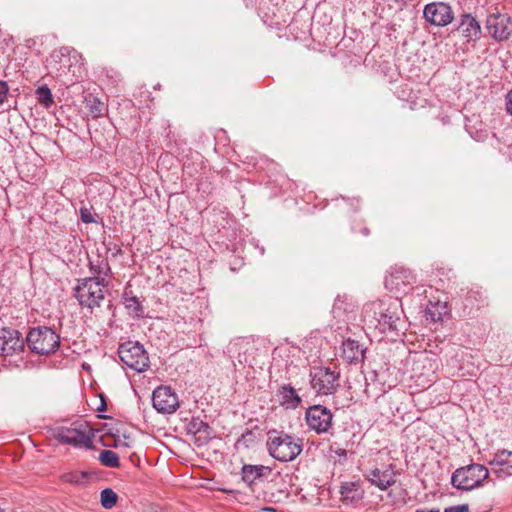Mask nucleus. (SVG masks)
Returning a JSON list of instances; mask_svg holds the SVG:
<instances>
[{
    "label": "nucleus",
    "mask_w": 512,
    "mask_h": 512,
    "mask_svg": "<svg viewBox=\"0 0 512 512\" xmlns=\"http://www.w3.org/2000/svg\"><path fill=\"white\" fill-rule=\"evenodd\" d=\"M35 94L38 102L47 108L54 102L51 90L46 85L38 87Z\"/></svg>",
    "instance_id": "obj_28"
},
{
    "label": "nucleus",
    "mask_w": 512,
    "mask_h": 512,
    "mask_svg": "<svg viewBox=\"0 0 512 512\" xmlns=\"http://www.w3.org/2000/svg\"><path fill=\"white\" fill-rule=\"evenodd\" d=\"M271 472L268 466L244 464L241 468V478L247 486L253 487L263 482Z\"/></svg>",
    "instance_id": "obj_15"
},
{
    "label": "nucleus",
    "mask_w": 512,
    "mask_h": 512,
    "mask_svg": "<svg viewBox=\"0 0 512 512\" xmlns=\"http://www.w3.org/2000/svg\"><path fill=\"white\" fill-rule=\"evenodd\" d=\"M311 387L319 395H331L339 387L340 374L328 367H316L311 373Z\"/></svg>",
    "instance_id": "obj_7"
},
{
    "label": "nucleus",
    "mask_w": 512,
    "mask_h": 512,
    "mask_svg": "<svg viewBox=\"0 0 512 512\" xmlns=\"http://www.w3.org/2000/svg\"><path fill=\"white\" fill-rule=\"evenodd\" d=\"M342 356L349 363L358 362L363 359L364 350L358 341L348 339L342 344Z\"/></svg>",
    "instance_id": "obj_20"
},
{
    "label": "nucleus",
    "mask_w": 512,
    "mask_h": 512,
    "mask_svg": "<svg viewBox=\"0 0 512 512\" xmlns=\"http://www.w3.org/2000/svg\"><path fill=\"white\" fill-rule=\"evenodd\" d=\"M447 313V305L443 302H429L426 307L425 317L431 322L442 321L443 316Z\"/></svg>",
    "instance_id": "obj_23"
},
{
    "label": "nucleus",
    "mask_w": 512,
    "mask_h": 512,
    "mask_svg": "<svg viewBox=\"0 0 512 512\" xmlns=\"http://www.w3.org/2000/svg\"><path fill=\"white\" fill-rule=\"evenodd\" d=\"M489 477L488 469L482 465L473 463L456 469L451 476V484L462 491H471L483 485Z\"/></svg>",
    "instance_id": "obj_4"
},
{
    "label": "nucleus",
    "mask_w": 512,
    "mask_h": 512,
    "mask_svg": "<svg viewBox=\"0 0 512 512\" xmlns=\"http://www.w3.org/2000/svg\"><path fill=\"white\" fill-rule=\"evenodd\" d=\"M332 419V412L322 405H313L305 413L307 426L317 434L328 432L332 426Z\"/></svg>",
    "instance_id": "obj_10"
},
{
    "label": "nucleus",
    "mask_w": 512,
    "mask_h": 512,
    "mask_svg": "<svg viewBox=\"0 0 512 512\" xmlns=\"http://www.w3.org/2000/svg\"><path fill=\"white\" fill-rule=\"evenodd\" d=\"M117 499L118 496L112 489L105 488L101 491L100 502L105 509L113 508L117 503Z\"/></svg>",
    "instance_id": "obj_29"
},
{
    "label": "nucleus",
    "mask_w": 512,
    "mask_h": 512,
    "mask_svg": "<svg viewBox=\"0 0 512 512\" xmlns=\"http://www.w3.org/2000/svg\"><path fill=\"white\" fill-rule=\"evenodd\" d=\"M340 493L345 503L354 504L362 498L363 490L357 482H345L341 485Z\"/></svg>",
    "instance_id": "obj_21"
},
{
    "label": "nucleus",
    "mask_w": 512,
    "mask_h": 512,
    "mask_svg": "<svg viewBox=\"0 0 512 512\" xmlns=\"http://www.w3.org/2000/svg\"><path fill=\"white\" fill-rule=\"evenodd\" d=\"M342 304H343V301L340 299V297H337L335 300L334 307H333V312L335 313V316H340L339 311L341 310Z\"/></svg>",
    "instance_id": "obj_37"
},
{
    "label": "nucleus",
    "mask_w": 512,
    "mask_h": 512,
    "mask_svg": "<svg viewBox=\"0 0 512 512\" xmlns=\"http://www.w3.org/2000/svg\"><path fill=\"white\" fill-rule=\"evenodd\" d=\"M24 341L21 334L10 328L0 329V354L3 356L13 355L22 351Z\"/></svg>",
    "instance_id": "obj_13"
},
{
    "label": "nucleus",
    "mask_w": 512,
    "mask_h": 512,
    "mask_svg": "<svg viewBox=\"0 0 512 512\" xmlns=\"http://www.w3.org/2000/svg\"><path fill=\"white\" fill-rule=\"evenodd\" d=\"M266 446L269 455L280 462L293 461L302 451L299 438L276 430L268 432Z\"/></svg>",
    "instance_id": "obj_1"
},
{
    "label": "nucleus",
    "mask_w": 512,
    "mask_h": 512,
    "mask_svg": "<svg viewBox=\"0 0 512 512\" xmlns=\"http://www.w3.org/2000/svg\"><path fill=\"white\" fill-rule=\"evenodd\" d=\"M118 355L124 365L137 372L145 371L149 366L148 354L138 342L122 343L118 348Z\"/></svg>",
    "instance_id": "obj_6"
},
{
    "label": "nucleus",
    "mask_w": 512,
    "mask_h": 512,
    "mask_svg": "<svg viewBox=\"0 0 512 512\" xmlns=\"http://www.w3.org/2000/svg\"><path fill=\"white\" fill-rule=\"evenodd\" d=\"M416 512H440L438 508H432V509H417Z\"/></svg>",
    "instance_id": "obj_38"
},
{
    "label": "nucleus",
    "mask_w": 512,
    "mask_h": 512,
    "mask_svg": "<svg viewBox=\"0 0 512 512\" xmlns=\"http://www.w3.org/2000/svg\"><path fill=\"white\" fill-rule=\"evenodd\" d=\"M85 103L89 114L94 118L101 117L106 112V105L95 96L86 97Z\"/></svg>",
    "instance_id": "obj_26"
},
{
    "label": "nucleus",
    "mask_w": 512,
    "mask_h": 512,
    "mask_svg": "<svg viewBox=\"0 0 512 512\" xmlns=\"http://www.w3.org/2000/svg\"><path fill=\"white\" fill-rule=\"evenodd\" d=\"M280 406L288 410H294L301 404V397L290 384L281 385L276 392Z\"/></svg>",
    "instance_id": "obj_17"
},
{
    "label": "nucleus",
    "mask_w": 512,
    "mask_h": 512,
    "mask_svg": "<svg viewBox=\"0 0 512 512\" xmlns=\"http://www.w3.org/2000/svg\"><path fill=\"white\" fill-rule=\"evenodd\" d=\"M99 460L102 465L108 468H118L120 466L119 457L112 450H102L99 454Z\"/></svg>",
    "instance_id": "obj_27"
},
{
    "label": "nucleus",
    "mask_w": 512,
    "mask_h": 512,
    "mask_svg": "<svg viewBox=\"0 0 512 512\" xmlns=\"http://www.w3.org/2000/svg\"><path fill=\"white\" fill-rule=\"evenodd\" d=\"M506 110L512 115V90L506 96Z\"/></svg>",
    "instance_id": "obj_36"
},
{
    "label": "nucleus",
    "mask_w": 512,
    "mask_h": 512,
    "mask_svg": "<svg viewBox=\"0 0 512 512\" xmlns=\"http://www.w3.org/2000/svg\"><path fill=\"white\" fill-rule=\"evenodd\" d=\"M457 29L467 42L475 41L479 39L481 35V27L479 22L469 14H464L461 16Z\"/></svg>",
    "instance_id": "obj_18"
},
{
    "label": "nucleus",
    "mask_w": 512,
    "mask_h": 512,
    "mask_svg": "<svg viewBox=\"0 0 512 512\" xmlns=\"http://www.w3.org/2000/svg\"><path fill=\"white\" fill-rule=\"evenodd\" d=\"M8 93V85L6 82L0 80V104H2Z\"/></svg>",
    "instance_id": "obj_35"
},
{
    "label": "nucleus",
    "mask_w": 512,
    "mask_h": 512,
    "mask_svg": "<svg viewBox=\"0 0 512 512\" xmlns=\"http://www.w3.org/2000/svg\"><path fill=\"white\" fill-rule=\"evenodd\" d=\"M125 307L131 311L135 316L140 317L143 315V308L137 297L125 298Z\"/></svg>",
    "instance_id": "obj_31"
},
{
    "label": "nucleus",
    "mask_w": 512,
    "mask_h": 512,
    "mask_svg": "<svg viewBox=\"0 0 512 512\" xmlns=\"http://www.w3.org/2000/svg\"><path fill=\"white\" fill-rule=\"evenodd\" d=\"M369 480L381 490H386L396 482L395 473L391 468L385 470L376 468L372 470L369 474Z\"/></svg>",
    "instance_id": "obj_19"
},
{
    "label": "nucleus",
    "mask_w": 512,
    "mask_h": 512,
    "mask_svg": "<svg viewBox=\"0 0 512 512\" xmlns=\"http://www.w3.org/2000/svg\"><path fill=\"white\" fill-rule=\"evenodd\" d=\"M485 28L494 40H508L512 35V18L500 12L491 13L487 16Z\"/></svg>",
    "instance_id": "obj_9"
},
{
    "label": "nucleus",
    "mask_w": 512,
    "mask_h": 512,
    "mask_svg": "<svg viewBox=\"0 0 512 512\" xmlns=\"http://www.w3.org/2000/svg\"><path fill=\"white\" fill-rule=\"evenodd\" d=\"M0 512H2V510L0 509Z\"/></svg>",
    "instance_id": "obj_39"
},
{
    "label": "nucleus",
    "mask_w": 512,
    "mask_h": 512,
    "mask_svg": "<svg viewBox=\"0 0 512 512\" xmlns=\"http://www.w3.org/2000/svg\"><path fill=\"white\" fill-rule=\"evenodd\" d=\"M152 404L163 414H172L179 407L178 397L169 386H159L153 391Z\"/></svg>",
    "instance_id": "obj_11"
},
{
    "label": "nucleus",
    "mask_w": 512,
    "mask_h": 512,
    "mask_svg": "<svg viewBox=\"0 0 512 512\" xmlns=\"http://www.w3.org/2000/svg\"><path fill=\"white\" fill-rule=\"evenodd\" d=\"M397 303L398 300L395 301L394 308L390 306L385 313H381L379 318V323L383 325L385 328L389 330H398V322L400 321L399 314L397 313Z\"/></svg>",
    "instance_id": "obj_22"
},
{
    "label": "nucleus",
    "mask_w": 512,
    "mask_h": 512,
    "mask_svg": "<svg viewBox=\"0 0 512 512\" xmlns=\"http://www.w3.org/2000/svg\"><path fill=\"white\" fill-rule=\"evenodd\" d=\"M427 22L435 26H446L454 19L451 7L443 2H433L427 4L423 11Z\"/></svg>",
    "instance_id": "obj_12"
},
{
    "label": "nucleus",
    "mask_w": 512,
    "mask_h": 512,
    "mask_svg": "<svg viewBox=\"0 0 512 512\" xmlns=\"http://www.w3.org/2000/svg\"><path fill=\"white\" fill-rule=\"evenodd\" d=\"M87 478L86 472H68L62 475V480L66 483L81 485L84 484Z\"/></svg>",
    "instance_id": "obj_30"
},
{
    "label": "nucleus",
    "mask_w": 512,
    "mask_h": 512,
    "mask_svg": "<svg viewBox=\"0 0 512 512\" xmlns=\"http://www.w3.org/2000/svg\"><path fill=\"white\" fill-rule=\"evenodd\" d=\"M80 217H81V221L85 224H90V223L95 222L93 214L91 213L90 209H88L86 207L80 208Z\"/></svg>",
    "instance_id": "obj_32"
},
{
    "label": "nucleus",
    "mask_w": 512,
    "mask_h": 512,
    "mask_svg": "<svg viewBox=\"0 0 512 512\" xmlns=\"http://www.w3.org/2000/svg\"><path fill=\"white\" fill-rule=\"evenodd\" d=\"M106 287L107 281L105 278L86 277L78 280L74 295L81 306L94 309L99 307L104 300Z\"/></svg>",
    "instance_id": "obj_2"
},
{
    "label": "nucleus",
    "mask_w": 512,
    "mask_h": 512,
    "mask_svg": "<svg viewBox=\"0 0 512 512\" xmlns=\"http://www.w3.org/2000/svg\"><path fill=\"white\" fill-rule=\"evenodd\" d=\"M491 471L498 479H505L512 476V451L499 450L489 461Z\"/></svg>",
    "instance_id": "obj_14"
},
{
    "label": "nucleus",
    "mask_w": 512,
    "mask_h": 512,
    "mask_svg": "<svg viewBox=\"0 0 512 512\" xmlns=\"http://www.w3.org/2000/svg\"><path fill=\"white\" fill-rule=\"evenodd\" d=\"M254 440V434L252 432H247L246 434H243L241 438L238 440L239 445H244L246 447L249 446V443Z\"/></svg>",
    "instance_id": "obj_34"
},
{
    "label": "nucleus",
    "mask_w": 512,
    "mask_h": 512,
    "mask_svg": "<svg viewBox=\"0 0 512 512\" xmlns=\"http://www.w3.org/2000/svg\"><path fill=\"white\" fill-rule=\"evenodd\" d=\"M26 341L32 352L47 355L56 352L60 345V336L50 327L38 326L28 332Z\"/></svg>",
    "instance_id": "obj_5"
},
{
    "label": "nucleus",
    "mask_w": 512,
    "mask_h": 512,
    "mask_svg": "<svg viewBox=\"0 0 512 512\" xmlns=\"http://www.w3.org/2000/svg\"><path fill=\"white\" fill-rule=\"evenodd\" d=\"M55 438L62 444L75 448L90 449L93 447L94 430L85 422H77L69 427H58L54 432Z\"/></svg>",
    "instance_id": "obj_3"
},
{
    "label": "nucleus",
    "mask_w": 512,
    "mask_h": 512,
    "mask_svg": "<svg viewBox=\"0 0 512 512\" xmlns=\"http://www.w3.org/2000/svg\"><path fill=\"white\" fill-rule=\"evenodd\" d=\"M187 432L193 435L200 434L199 440H201L202 438L206 440L207 438H209L210 435V427L205 421H203L199 417H193L187 424Z\"/></svg>",
    "instance_id": "obj_24"
},
{
    "label": "nucleus",
    "mask_w": 512,
    "mask_h": 512,
    "mask_svg": "<svg viewBox=\"0 0 512 512\" xmlns=\"http://www.w3.org/2000/svg\"><path fill=\"white\" fill-rule=\"evenodd\" d=\"M436 368L437 365L435 361L426 354H417L413 359V377L423 378L430 382L432 381L431 377L434 375Z\"/></svg>",
    "instance_id": "obj_16"
},
{
    "label": "nucleus",
    "mask_w": 512,
    "mask_h": 512,
    "mask_svg": "<svg viewBox=\"0 0 512 512\" xmlns=\"http://www.w3.org/2000/svg\"><path fill=\"white\" fill-rule=\"evenodd\" d=\"M89 269L93 275L92 277H98V279H106L111 271L108 261L99 256L96 260H89Z\"/></svg>",
    "instance_id": "obj_25"
},
{
    "label": "nucleus",
    "mask_w": 512,
    "mask_h": 512,
    "mask_svg": "<svg viewBox=\"0 0 512 512\" xmlns=\"http://www.w3.org/2000/svg\"><path fill=\"white\" fill-rule=\"evenodd\" d=\"M444 512H470L468 504H460L449 506L444 509Z\"/></svg>",
    "instance_id": "obj_33"
},
{
    "label": "nucleus",
    "mask_w": 512,
    "mask_h": 512,
    "mask_svg": "<svg viewBox=\"0 0 512 512\" xmlns=\"http://www.w3.org/2000/svg\"><path fill=\"white\" fill-rule=\"evenodd\" d=\"M416 282V277L411 270L404 267L392 268L389 275L385 278L386 288L396 295H406L412 289Z\"/></svg>",
    "instance_id": "obj_8"
}]
</instances>
